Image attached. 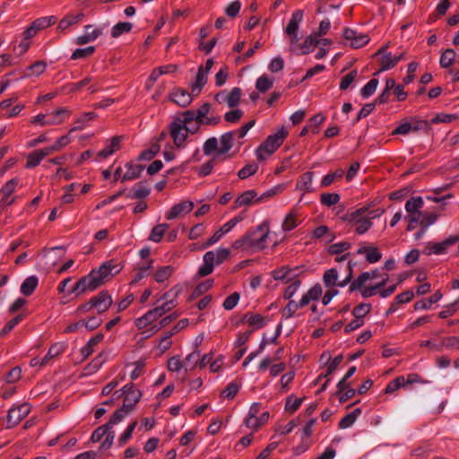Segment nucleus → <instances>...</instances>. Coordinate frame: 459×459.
<instances>
[{"label": "nucleus", "instance_id": "f257e3e1", "mask_svg": "<svg viewBox=\"0 0 459 459\" xmlns=\"http://www.w3.org/2000/svg\"><path fill=\"white\" fill-rule=\"evenodd\" d=\"M122 269L120 264L114 260L101 264L97 270H92L88 275L82 277L71 289L69 293L77 296L86 291H93L108 280L109 276L118 273Z\"/></svg>", "mask_w": 459, "mask_h": 459}, {"label": "nucleus", "instance_id": "f03ea898", "mask_svg": "<svg viewBox=\"0 0 459 459\" xmlns=\"http://www.w3.org/2000/svg\"><path fill=\"white\" fill-rule=\"evenodd\" d=\"M270 233L269 222L263 221L255 229L248 230L240 238L235 240L231 247L243 250H263L266 247V239Z\"/></svg>", "mask_w": 459, "mask_h": 459}, {"label": "nucleus", "instance_id": "7ed1b4c3", "mask_svg": "<svg viewBox=\"0 0 459 459\" xmlns=\"http://www.w3.org/2000/svg\"><path fill=\"white\" fill-rule=\"evenodd\" d=\"M288 132L281 126L275 134L269 135L265 141L256 149L257 159L263 160L265 155L273 154L283 143Z\"/></svg>", "mask_w": 459, "mask_h": 459}, {"label": "nucleus", "instance_id": "20e7f679", "mask_svg": "<svg viewBox=\"0 0 459 459\" xmlns=\"http://www.w3.org/2000/svg\"><path fill=\"white\" fill-rule=\"evenodd\" d=\"M367 212L368 207L364 206L346 215V220L356 225L355 231L359 235L366 233L372 227V222L366 216Z\"/></svg>", "mask_w": 459, "mask_h": 459}, {"label": "nucleus", "instance_id": "39448f33", "mask_svg": "<svg viewBox=\"0 0 459 459\" xmlns=\"http://www.w3.org/2000/svg\"><path fill=\"white\" fill-rule=\"evenodd\" d=\"M70 112L66 108H59L55 112L48 114H39L34 117L30 123L34 125H39L41 126L60 125L63 122L62 116L69 115Z\"/></svg>", "mask_w": 459, "mask_h": 459}, {"label": "nucleus", "instance_id": "423d86ee", "mask_svg": "<svg viewBox=\"0 0 459 459\" xmlns=\"http://www.w3.org/2000/svg\"><path fill=\"white\" fill-rule=\"evenodd\" d=\"M459 241V235L449 236L441 242H428L423 253L427 255L446 254L447 248Z\"/></svg>", "mask_w": 459, "mask_h": 459}, {"label": "nucleus", "instance_id": "0eeeda50", "mask_svg": "<svg viewBox=\"0 0 459 459\" xmlns=\"http://www.w3.org/2000/svg\"><path fill=\"white\" fill-rule=\"evenodd\" d=\"M276 193L275 190L272 189L264 193L260 197L257 196V193L255 190H247L238 196L234 202V207L238 208L242 206H250L255 203H258L265 196H271Z\"/></svg>", "mask_w": 459, "mask_h": 459}, {"label": "nucleus", "instance_id": "6e6552de", "mask_svg": "<svg viewBox=\"0 0 459 459\" xmlns=\"http://www.w3.org/2000/svg\"><path fill=\"white\" fill-rule=\"evenodd\" d=\"M30 411V405L27 403L13 407L7 415V429L18 425Z\"/></svg>", "mask_w": 459, "mask_h": 459}, {"label": "nucleus", "instance_id": "1a4fd4ad", "mask_svg": "<svg viewBox=\"0 0 459 459\" xmlns=\"http://www.w3.org/2000/svg\"><path fill=\"white\" fill-rule=\"evenodd\" d=\"M169 134L173 139L174 144L182 148L185 146V141L187 138V129L185 128V126L178 123L173 120V122L169 126Z\"/></svg>", "mask_w": 459, "mask_h": 459}, {"label": "nucleus", "instance_id": "9d476101", "mask_svg": "<svg viewBox=\"0 0 459 459\" xmlns=\"http://www.w3.org/2000/svg\"><path fill=\"white\" fill-rule=\"evenodd\" d=\"M342 37L344 39L351 42V47L353 48H359L367 45L369 41V37L367 34L359 33L350 28L343 30Z\"/></svg>", "mask_w": 459, "mask_h": 459}, {"label": "nucleus", "instance_id": "9b49d317", "mask_svg": "<svg viewBox=\"0 0 459 459\" xmlns=\"http://www.w3.org/2000/svg\"><path fill=\"white\" fill-rule=\"evenodd\" d=\"M385 49L386 46L382 47L377 53H375V56L382 55V57L380 59L381 68L375 74H377L379 72L389 70L394 67L397 65V63L403 57V53L393 56L391 53H385Z\"/></svg>", "mask_w": 459, "mask_h": 459}, {"label": "nucleus", "instance_id": "f8f14e48", "mask_svg": "<svg viewBox=\"0 0 459 459\" xmlns=\"http://www.w3.org/2000/svg\"><path fill=\"white\" fill-rule=\"evenodd\" d=\"M122 394L124 395V405H127L129 409L134 410V405L140 401L142 393L136 389L134 384L130 383L122 388Z\"/></svg>", "mask_w": 459, "mask_h": 459}, {"label": "nucleus", "instance_id": "ddd939ff", "mask_svg": "<svg viewBox=\"0 0 459 459\" xmlns=\"http://www.w3.org/2000/svg\"><path fill=\"white\" fill-rule=\"evenodd\" d=\"M93 307L99 314L107 311L112 305L113 299L107 290L100 291L97 296L91 298Z\"/></svg>", "mask_w": 459, "mask_h": 459}, {"label": "nucleus", "instance_id": "4468645a", "mask_svg": "<svg viewBox=\"0 0 459 459\" xmlns=\"http://www.w3.org/2000/svg\"><path fill=\"white\" fill-rule=\"evenodd\" d=\"M194 208V203L190 201H184L171 207L169 211L166 212L167 220H173L183 213L190 212Z\"/></svg>", "mask_w": 459, "mask_h": 459}, {"label": "nucleus", "instance_id": "2eb2a0df", "mask_svg": "<svg viewBox=\"0 0 459 459\" xmlns=\"http://www.w3.org/2000/svg\"><path fill=\"white\" fill-rule=\"evenodd\" d=\"M380 277L378 270H373L371 272H365L359 274V276L351 281L349 291L353 292L359 290L368 280H374Z\"/></svg>", "mask_w": 459, "mask_h": 459}, {"label": "nucleus", "instance_id": "dca6fc26", "mask_svg": "<svg viewBox=\"0 0 459 459\" xmlns=\"http://www.w3.org/2000/svg\"><path fill=\"white\" fill-rule=\"evenodd\" d=\"M194 95L191 92H188L187 91L184 89H176L173 92L170 94V99L173 102L178 104L180 107H187L193 100Z\"/></svg>", "mask_w": 459, "mask_h": 459}, {"label": "nucleus", "instance_id": "f3484780", "mask_svg": "<svg viewBox=\"0 0 459 459\" xmlns=\"http://www.w3.org/2000/svg\"><path fill=\"white\" fill-rule=\"evenodd\" d=\"M92 29V25H86L84 27V34L77 37L75 39V43L77 45H85L87 43H90L91 41H94L97 38H99L102 34V29L97 28L93 29L92 30H90Z\"/></svg>", "mask_w": 459, "mask_h": 459}, {"label": "nucleus", "instance_id": "a211bd4d", "mask_svg": "<svg viewBox=\"0 0 459 459\" xmlns=\"http://www.w3.org/2000/svg\"><path fill=\"white\" fill-rule=\"evenodd\" d=\"M357 254L365 255L366 260L369 264L377 263L382 258V254L379 252L377 247L364 244L360 245L359 248L357 250Z\"/></svg>", "mask_w": 459, "mask_h": 459}, {"label": "nucleus", "instance_id": "6ab92c4d", "mask_svg": "<svg viewBox=\"0 0 459 459\" xmlns=\"http://www.w3.org/2000/svg\"><path fill=\"white\" fill-rule=\"evenodd\" d=\"M19 179L13 178L9 180L1 189V193L3 194V199L1 200L2 205H11L14 202V198L9 200V196L14 192L16 186H18Z\"/></svg>", "mask_w": 459, "mask_h": 459}, {"label": "nucleus", "instance_id": "aec40b11", "mask_svg": "<svg viewBox=\"0 0 459 459\" xmlns=\"http://www.w3.org/2000/svg\"><path fill=\"white\" fill-rule=\"evenodd\" d=\"M235 140V132H228L223 134L220 138V148L218 153H215L216 157L223 155L230 152L232 148Z\"/></svg>", "mask_w": 459, "mask_h": 459}, {"label": "nucleus", "instance_id": "412c9836", "mask_svg": "<svg viewBox=\"0 0 459 459\" xmlns=\"http://www.w3.org/2000/svg\"><path fill=\"white\" fill-rule=\"evenodd\" d=\"M207 75H208V73H205L204 71H203V65L199 66L196 76H195V80L191 84L192 94L194 96L199 95L200 92L202 91L204 86L207 82Z\"/></svg>", "mask_w": 459, "mask_h": 459}, {"label": "nucleus", "instance_id": "4be33fe9", "mask_svg": "<svg viewBox=\"0 0 459 459\" xmlns=\"http://www.w3.org/2000/svg\"><path fill=\"white\" fill-rule=\"evenodd\" d=\"M122 136H114L110 139L107 146L98 152V156L105 159L118 151L121 147Z\"/></svg>", "mask_w": 459, "mask_h": 459}, {"label": "nucleus", "instance_id": "5701e85b", "mask_svg": "<svg viewBox=\"0 0 459 459\" xmlns=\"http://www.w3.org/2000/svg\"><path fill=\"white\" fill-rule=\"evenodd\" d=\"M304 13L302 10H296L292 13L291 18L285 28L286 34H293L298 32L300 22L303 20Z\"/></svg>", "mask_w": 459, "mask_h": 459}, {"label": "nucleus", "instance_id": "b1692460", "mask_svg": "<svg viewBox=\"0 0 459 459\" xmlns=\"http://www.w3.org/2000/svg\"><path fill=\"white\" fill-rule=\"evenodd\" d=\"M319 45L318 37L313 33L305 38L303 43H300L299 55H306L310 53L315 47Z\"/></svg>", "mask_w": 459, "mask_h": 459}, {"label": "nucleus", "instance_id": "393cba45", "mask_svg": "<svg viewBox=\"0 0 459 459\" xmlns=\"http://www.w3.org/2000/svg\"><path fill=\"white\" fill-rule=\"evenodd\" d=\"M126 167L127 170L121 178L123 182L138 178L144 169V167L140 164H127Z\"/></svg>", "mask_w": 459, "mask_h": 459}, {"label": "nucleus", "instance_id": "a878e982", "mask_svg": "<svg viewBox=\"0 0 459 459\" xmlns=\"http://www.w3.org/2000/svg\"><path fill=\"white\" fill-rule=\"evenodd\" d=\"M172 290L166 292L165 294H163V296L161 297V300H164V303L162 305H160V307H161L162 310H164V313L166 314L167 312L170 311L171 309H173L176 306H177V302H176V297L178 293V291H176L174 294H172Z\"/></svg>", "mask_w": 459, "mask_h": 459}, {"label": "nucleus", "instance_id": "bb28decb", "mask_svg": "<svg viewBox=\"0 0 459 459\" xmlns=\"http://www.w3.org/2000/svg\"><path fill=\"white\" fill-rule=\"evenodd\" d=\"M423 206V199L420 196L411 197L405 204V210L408 214L421 213L420 211Z\"/></svg>", "mask_w": 459, "mask_h": 459}, {"label": "nucleus", "instance_id": "cd10ccee", "mask_svg": "<svg viewBox=\"0 0 459 459\" xmlns=\"http://www.w3.org/2000/svg\"><path fill=\"white\" fill-rule=\"evenodd\" d=\"M159 317L157 316L156 313L153 309L149 310L147 313H145L143 316L137 318L135 320V325L139 329H143L152 323L155 322Z\"/></svg>", "mask_w": 459, "mask_h": 459}, {"label": "nucleus", "instance_id": "c85d7f7f", "mask_svg": "<svg viewBox=\"0 0 459 459\" xmlns=\"http://www.w3.org/2000/svg\"><path fill=\"white\" fill-rule=\"evenodd\" d=\"M213 255L212 253H205L204 255V264L199 268L198 274L200 276H206L212 273L214 264L212 263Z\"/></svg>", "mask_w": 459, "mask_h": 459}, {"label": "nucleus", "instance_id": "c756f323", "mask_svg": "<svg viewBox=\"0 0 459 459\" xmlns=\"http://www.w3.org/2000/svg\"><path fill=\"white\" fill-rule=\"evenodd\" d=\"M39 280L36 276H30L24 280L21 285V292L25 296H30L33 293L38 286Z\"/></svg>", "mask_w": 459, "mask_h": 459}, {"label": "nucleus", "instance_id": "7c9ffc66", "mask_svg": "<svg viewBox=\"0 0 459 459\" xmlns=\"http://www.w3.org/2000/svg\"><path fill=\"white\" fill-rule=\"evenodd\" d=\"M103 338L102 333H98L88 341L87 344L82 347L81 351L84 359L88 358L93 352V347L102 342Z\"/></svg>", "mask_w": 459, "mask_h": 459}, {"label": "nucleus", "instance_id": "2f4dec72", "mask_svg": "<svg viewBox=\"0 0 459 459\" xmlns=\"http://www.w3.org/2000/svg\"><path fill=\"white\" fill-rule=\"evenodd\" d=\"M47 68V63L45 61L39 60L36 61L32 65L27 67V73L25 74V77H30L32 75L39 76L42 74Z\"/></svg>", "mask_w": 459, "mask_h": 459}, {"label": "nucleus", "instance_id": "473e14b6", "mask_svg": "<svg viewBox=\"0 0 459 459\" xmlns=\"http://www.w3.org/2000/svg\"><path fill=\"white\" fill-rule=\"evenodd\" d=\"M131 411L132 410L129 409L127 405L123 404L121 408L117 409L114 412L111 419L107 424H109V427L111 428L113 425H116L122 421Z\"/></svg>", "mask_w": 459, "mask_h": 459}, {"label": "nucleus", "instance_id": "72a5a7b5", "mask_svg": "<svg viewBox=\"0 0 459 459\" xmlns=\"http://www.w3.org/2000/svg\"><path fill=\"white\" fill-rule=\"evenodd\" d=\"M322 294V288L319 284L312 287L303 297L301 298V305L307 306L311 300L319 299Z\"/></svg>", "mask_w": 459, "mask_h": 459}, {"label": "nucleus", "instance_id": "f704fd0d", "mask_svg": "<svg viewBox=\"0 0 459 459\" xmlns=\"http://www.w3.org/2000/svg\"><path fill=\"white\" fill-rule=\"evenodd\" d=\"M314 174L313 172H306L304 173L299 180L298 181V187L303 191L306 192H311L313 190L312 188V181H313Z\"/></svg>", "mask_w": 459, "mask_h": 459}, {"label": "nucleus", "instance_id": "c9c22d12", "mask_svg": "<svg viewBox=\"0 0 459 459\" xmlns=\"http://www.w3.org/2000/svg\"><path fill=\"white\" fill-rule=\"evenodd\" d=\"M455 57L456 53L454 49H446L440 56L439 64L443 68H448L454 64Z\"/></svg>", "mask_w": 459, "mask_h": 459}, {"label": "nucleus", "instance_id": "e433bc0d", "mask_svg": "<svg viewBox=\"0 0 459 459\" xmlns=\"http://www.w3.org/2000/svg\"><path fill=\"white\" fill-rule=\"evenodd\" d=\"M273 85V79L270 78L266 74H263L257 78L255 82V88L260 92H266Z\"/></svg>", "mask_w": 459, "mask_h": 459}, {"label": "nucleus", "instance_id": "4c0bfd02", "mask_svg": "<svg viewBox=\"0 0 459 459\" xmlns=\"http://www.w3.org/2000/svg\"><path fill=\"white\" fill-rule=\"evenodd\" d=\"M241 97L240 88H233L230 93L225 96V102L229 108H234L238 105Z\"/></svg>", "mask_w": 459, "mask_h": 459}, {"label": "nucleus", "instance_id": "58836bf2", "mask_svg": "<svg viewBox=\"0 0 459 459\" xmlns=\"http://www.w3.org/2000/svg\"><path fill=\"white\" fill-rule=\"evenodd\" d=\"M360 413H361V410L359 408H357L351 413H348L339 422V428L340 429H347V428L351 427L355 422L357 418L360 415Z\"/></svg>", "mask_w": 459, "mask_h": 459}, {"label": "nucleus", "instance_id": "ea45409f", "mask_svg": "<svg viewBox=\"0 0 459 459\" xmlns=\"http://www.w3.org/2000/svg\"><path fill=\"white\" fill-rule=\"evenodd\" d=\"M168 228L169 225L165 223L156 225L152 228L149 239L156 243L160 242Z\"/></svg>", "mask_w": 459, "mask_h": 459}, {"label": "nucleus", "instance_id": "a19ab883", "mask_svg": "<svg viewBox=\"0 0 459 459\" xmlns=\"http://www.w3.org/2000/svg\"><path fill=\"white\" fill-rule=\"evenodd\" d=\"M219 148V141L216 137L208 138L203 145L204 153L207 156L211 155L215 152L216 153H218Z\"/></svg>", "mask_w": 459, "mask_h": 459}, {"label": "nucleus", "instance_id": "79ce46f5", "mask_svg": "<svg viewBox=\"0 0 459 459\" xmlns=\"http://www.w3.org/2000/svg\"><path fill=\"white\" fill-rule=\"evenodd\" d=\"M133 28V24L128 22H120L117 23L111 30V36L113 38H118L120 35H122L125 32H129Z\"/></svg>", "mask_w": 459, "mask_h": 459}, {"label": "nucleus", "instance_id": "37998d69", "mask_svg": "<svg viewBox=\"0 0 459 459\" xmlns=\"http://www.w3.org/2000/svg\"><path fill=\"white\" fill-rule=\"evenodd\" d=\"M174 269L170 265L160 267L154 274V279L157 282H163L167 281L173 273Z\"/></svg>", "mask_w": 459, "mask_h": 459}, {"label": "nucleus", "instance_id": "c03bdc74", "mask_svg": "<svg viewBox=\"0 0 459 459\" xmlns=\"http://www.w3.org/2000/svg\"><path fill=\"white\" fill-rule=\"evenodd\" d=\"M174 120L183 126L192 124L194 122L197 123V118L195 110H186L183 112L180 117H176Z\"/></svg>", "mask_w": 459, "mask_h": 459}, {"label": "nucleus", "instance_id": "a18cd8bd", "mask_svg": "<svg viewBox=\"0 0 459 459\" xmlns=\"http://www.w3.org/2000/svg\"><path fill=\"white\" fill-rule=\"evenodd\" d=\"M245 318L249 325L255 328H262L265 325V318L259 314H247Z\"/></svg>", "mask_w": 459, "mask_h": 459}, {"label": "nucleus", "instance_id": "49530a36", "mask_svg": "<svg viewBox=\"0 0 459 459\" xmlns=\"http://www.w3.org/2000/svg\"><path fill=\"white\" fill-rule=\"evenodd\" d=\"M338 280V272L334 268L328 269L325 272L323 276L324 283L326 287L335 286Z\"/></svg>", "mask_w": 459, "mask_h": 459}, {"label": "nucleus", "instance_id": "de8ad7c7", "mask_svg": "<svg viewBox=\"0 0 459 459\" xmlns=\"http://www.w3.org/2000/svg\"><path fill=\"white\" fill-rule=\"evenodd\" d=\"M95 52V47L90 46L84 48H77L75 49L72 56L71 59H82L91 56Z\"/></svg>", "mask_w": 459, "mask_h": 459}, {"label": "nucleus", "instance_id": "09e8293b", "mask_svg": "<svg viewBox=\"0 0 459 459\" xmlns=\"http://www.w3.org/2000/svg\"><path fill=\"white\" fill-rule=\"evenodd\" d=\"M299 224V220L294 212H290L287 214L285 220L282 222V230L284 231H290L297 227Z\"/></svg>", "mask_w": 459, "mask_h": 459}, {"label": "nucleus", "instance_id": "8fccbe9b", "mask_svg": "<svg viewBox=\"0 0 459 459\" xmlns=\"http://www.w3.org/2000/svg\"><path fill=\"white\" fill-rule=\"evenodd\" d=\"M56 22V17L55 16H49V17H41L37 20H35L32 24L36 28V30L39 31L40 30H43L45 28H48L54 24Z\"/></svg>", "mask_w": 459, "mask_h": 459}, {"label": "nucleus", "instance_id": "3c124183", "mask_svg": "<svg viewBox=\"0 0 459 459\" xmlns=\"http://www.w3.org/2000/svg\"><path fill=\"white\" fill-rule=\"evenodd\" d=\"M343 174H344L343 170L339 169L333 173H329V174L325 175L321 181V186L322 187L329 186L331 184L333 183V181L336 178H342Z\"/></svg>", "mask_w": 459, "mask_h": 459}, {"label": "nucleus", "instance_id": "603ef678", "mask_svg": "<svg viewBox=\"0 0 459 459\" xmlns=\"http://www.w3.org/2000/svg\"><path fill=\"white\" fill-rule=\"evenodd\" d=\"M200 357V353L197 351L188 354L184 361V365L186 370L194 369L198 365Z\"/></svg>", "mask_w": 459, "mask_h": 459}, {"label": "nucleus", "instance_id": "864d4df0", "mask_svg": "<svg viewBox=\"0 0 459 459\" xmlns=\"http://www.w3.org/2000/svg\"><path fill=\"white\" fill-rule=\"evenodd\" d=\"M213 255L212 263L214 264H220L225 261L230 255V250L227 248H218L216 251H208Z\"/></svg>", "mask_w": 459, "mask_h": 459}, {"label": "nucleus", "instance_id": "5fc2aeb1", "mask_svg": "<svg viewBox=\"0 0 459 459\" xmlns=\"http://www.w3.org/2000/svg\"><path fill=\"white\" fill-rule=\"evenodd\" d=\"M351 244L347 241H342L340 243L333 244L328 247V253L330 255H339L348 249H350Z\"/></svg>", "mask_w": 459, "mask_h": 459}, {"label": "nucleus", "instance_id": "6e6d98bb", "mask_svg": "<svg viewBox=\"0 0 459 459\" xmlns=\"http://www.w3.org/2000/svg\"><path fill=\"white\" fill-rule=\"evenodd\" d=\"M370 304L360 303L353 308L352 315L354 317L364 319V316L370 312Z\"/></svg>", "mask_w": 459, "mask_h": 459}, {"label": "nucleus", "instance_id": "4d7b16f0", "mask_svg": "<svg viewBox=\"0 0 459 459\" xmlns=\"http://www.w3.org/2000/svg\"><path fill=\"white\" fill-rule=\"evenodd\" d=\"M132 192L133 193L130 196L131 198L134 199L144 198L150 195V189L142 184L134 186V188L132 189Z\"/></svg>", "mask_w": 459, "mask_h": 459}, {"label": "nucleus", "instance_id": "13d9d810", "mask_svg": "<svg viewBox=\"0 0 459 459\" xmlns=\"http://www.w3.org/2000/svg\"><path fill=\"white\" fill-rule=\"evenodd\" d=\"M258 169V166L255 163L253 164H247L246 166H244L238 173V177L240 178V179H246L248 177L254 175L256 173Z\"/></svg>", "mask_w": 459, "mask_h": 459}, {"label": "nucleus", "instance_id": "bf43d9fd", "mask_svg": "<svg viewBox=\"0 0 459 459\" xmlns=\"http://www.w3.org/2000/svg\"><path fill=\"white\" fill-rule=\"evenodd\" d=\"M302 401V398H295L293 395L289 396L286 400L285 410L290 413L295 412L301 405Z\"/></svg>", "mask_w": 459, "mask_h": 459}, {"label": "nucleus", "instance_id": "052dcab7", "mask_svg": "<svg viewBox=\"0 0 459 459\" xmlns=\"http://www.w3.org/2000/svg\"><path fill=\"white\" fill-rule=\"evenodd\" d=\"M110 429L111 428L109 427V424H104L97 428L91 435V441L94 443L100 442L101 438L107 435Z\"/></svg>", "mask_w": 459, "mask_h": 459}, {"label": "nucleus", "instance_id": "680f3d73", "mask_svg": "<svg viewBox=\"0 0 459 459\" xmlns=\"http://www.w3.org/2000/svg\"><path fill=\"white\" fill-rule=\"evenodd\" d=\"M378 85L377 79H371L362 89H361V96L363 98H368L371 96L377 90Z\"/></svg>", "mask_w": 459, "mask_h": 459}, {"label": "nucleus", "instance_id": "e2e57ef3", "mask_svg": "<svg viewBox=\"0 0 459 459\" xmlns=\"http://www.w3.org/2000/svg\"><path fill=\"white\" fill-rule=\"evenodd\" d=\"M340 201V195L336 193H325L321 195V203L325 206H332Z\"/></svg>", "mask_w": 459, "mask_h": 459}, {"label": "nucleus", "instance_id": "0e129e2a", "mask_svg": "<svg viewBox=\"0 0 459 459\" xmlns=\"http://www.w3.org/2000/svg\"><path fill=\"white\" fill-rule=\"evenodd\" d=\"M358 76V72L356 70L351 71L347 74L340 82V89L342 91L347 90L351 84L355 81Z\"/></svg>", "mask_w": 459, "mask_h": 459}, {"label": "nucleus", "instance_id": "69168bd1", "mask_svg": "<svg viewBox=\"0 0 459 459\" xmlns=\"http://www.w3.org/2000/svg\"><path fill=\"white\" fill-rule=\"evenodd\" d=\"M42 160H43V158H42L39 151L37 150V151L28 154L26 167L27 168H35L36 166H38L40 163V161Z\"/></svg>", "mask_w": 459, "mask_h": 459}, {"label": "nucleus", "instance_id": "338daca9", "mask_svg": "<svg viewBox=\"0 0 459 459\" xmlns=\"http://www.w3.org/2000/svg\"><path fill=\"white\" fill-rule=\"evenodd\" d=\"M23 319L22 315H18L13 319H11L9 322L6 323V325L3 327V329L0 332V335L4 336L9 332H11L22 320Z\"/></svg>", "mask_w": 459, "mask_h": 459}, {"label": "nucleus", "instance_id": "774afa93", "mask_svg": "<svg viewBox=\"0 0 459 459\" xmlns=\"http://www.w3.org/2000/svg\"><path fill=\"white\" fill-rule=\"evenodd\" d=\"M443 349L459 350V336H448L442 340Z\"/></svg>", "mask_w": 459, "mask_h": 459}]
</instances>
